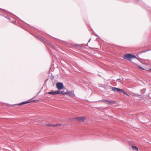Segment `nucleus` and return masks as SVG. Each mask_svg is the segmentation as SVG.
Masks as SVG:
<instances>
[{"label": "nucleus", "instance_id": "1", "mask_svg": "<svg viewBox=\"0 0 151 151\" xmlns=\"http://www.w3.org/2000/svg\"><path fill=\"white\" fill-rule=\"evenodd\" d=\"M112 90L114 92H122L124 94L127 96H129L128 94L124 91L123 89H121L116 87H113L112 88Z\"/></svg>", "mask_w": 151, "mask_h": 151}, {"label": "nucleus", "instance_id": "2", "mask_svg": "<svg viewBox=\"0 0 151 151\" xmlns=\"http://www.w3.org/2000/svg\"><path fill=\"white\" fill-rule=\"evenodd\" d=\"M86 118V117L85 116H79L72 118L71 120H76L79 122H83L85 120Z\"/></svg>", "mask_w": 151, "mask_h": 151}, {"label": "nucleus", "instance_id": "3", "mask_svg": "<svg viewBox=\"0 0 151 151\" xmlns=\"http://www.w3.org/2000/svg\"><path fill=\"white\" fill-rule=\"evenodd\" d=\"M56 87L60 90L62 89L64 87V85L62 83L58 82L56 83Z\"/></svg>", "mask_w": 151, "mask_h": 151}, {"label": "nucleus", "instance_id": "4", "mask_svg": "<svg viewBox=\"0 0 151 151\" xmlns=\"http://www.w3.org/2000/svg\"><path fill=\"white\" fill-rule=\"evenodd\" d=\"M132 54H125L123 58L128 60H131Z\"/></svg>", "mask_w": 151, "mask_h": 151}, {"label": "nucleus", "instance_id": "5", "mask_svg": "<svg viewBox=\"0 0 151 151\" xmlns=\"http://www.w3.org/2000/svg\"><path fill=\"white\" fill-rule=\"evenodd\" d=\"M99 101H102V102H104L105 103V102H108V103H107V104H109V105H112V104H114V101H109L108 100H105V99L101 100H99Z\"/></svg>", "mask_w": 151, "mask_h": 151}, {"label": "nucleus", "instance_id": "6", "mask_svg": "<svg viewBox=\"0 0 151 151\" xmlns=\"http://www.w3.org/2000/svg\"><path fill=\"white\" fill-rule=\"evenodd\" d=\"M31 102V101H30V100H28V101H24V102H22V103H21L19 104H15L14 105H16V106H19V105H22V104H27V103H29L30 102Z\"/></svg>", "mask_w": 151, "mask_h": 151}, {"label": "nucleus", "instance_id": "7", "mask_svg": "<svg viewBox=\"0 0 151 151\" xmlns=\"http://www.w3.org/2000/svg\"><path fill=\"white\" fill-rule=\"evenodd\" d=\"M67 94L69 96L73 97V96H75L74 92L71 91H68L66 92Z\"/></svg>", "mask_w": 151, "mask_h": 151}, {"label": "nucleus", "instance_id": "8", "mask_svg": "<svg viewBox=\"0 0 151 151\" xmlns=\"http://www.w3.org/2000/svg\"><path fill=\"white\" fill-rule=\"evenodd\" d=\"M47 94H52L53 95L56 94V91H52L49 92L47 93Z\"/></svg>", "mask_w": 151, "mask_h": 151}, {"label": "nucleus", "instance_id": "9", "mask_svg": "<svg viewBox=\"0 0 151 151\" xmlns=\"http://www.w3.org/2000/svg\"><path fill=\"white\" fill-rule=\"evenodd\" d=\"M47 125L49 126V127H55V126H58V124H46Z\"/></svg>", "mask_w": 151, "mask_h": 151}, {"label": "nucleus", "instance_id": "10", "mask_svg": "<svg viewBox=\"0 0 151 151\" xmlns=\"http://www.w3.org/2000/svg\"><path fill=\"white\" fill-rule=\"evenodd\" d=\"M133 150H135L137 151H138V147L135 146H133L132 147Z\"/></svg>", "mask_w": 151, "mask_h": 151}, {"label": "nucleus", "instance_id": "11", "mask_svg": "<svg viewBox=\"0 0 151 151\" xmlns=\"http://www.w3.org/2000/svg\"><path fill=\"white\" fill-rule=\"evenodd\" d=\"M60 94H62V95H65V94H66L67 95L66 92H64V91H60Z\"/></svg>", "mask_w": 151, "mask_h": 151}, {"label": "nucleus", "instance_id": "12", "mask_svg": "<svg viewBox=\"0 0 151 151\" xmlns=\"http://www.w3.org/2000/svg\"><path fill=\"white\" fill-rule=\"evenodd\" d=\"M145 50L144 51H142V52H139V54H141L142 53H144V52H145L147 51H149V50Z\"/></svg>", "mask_w": 151, "mask_h": 151}, {"label": "nucleus", "instance_id": "13", "mask_svg": "<svg viewBox=\"0 0 151 151\" xmlns=\"http://www.w3.org/2000/svg\"><path fill=\"white\" fill-rule=\"evenodd\" d=\"M134 58H137L135 55H132L131 59Z\"/></svg>", "mask_w": 151, "mask_h": 151}, {"label": "nucleus", "instance_id": "14", "mask_svg": "<svg viewBox=\"0 0 151 151\" xmlns=\"http://www.w3.org/2000/svg\"><path fill=\"white\" fill-rule=\"evenodd\" d=\"M138 67L139 68L141 69H142V70H145V69L144 68H142V67H141L139 65H138Z\"/></svg>", "mask_w": 151, "mask_h": 151}, {"label": "nucleus", "instance_id": "15", "mask_svg": "<svg viewBox=\"0 0 151 151\" xmlns=\"http://www.w3.org/2000/svg\"><path fill=\"white\" fill-rule=\"evenodd\" d=\"M117 81L120 83H122V80L120 79H118L117 80Z\"/></svg>", "mask_w": 151, "mask_h": 151}, {"label": "nucleus", "instance_id": "16", "mask_svg": "<svg viewBox=\"0 0 151 151\" xmlns=\"http://www.w3.org/2000/svg\"><path fill=\"white\" fill-rule=\"evenodd\" d=\"M56 91V94H60V91Z\"/></svg>", "mask_w": 151, "mask_h": 151}, {"label": "nucleus", "instance_id": "17", "mask_svg": "<svg viewBox=\"0 0 151 151\" xmlns=\"http://www.w3.org/2000/svg\"><path fill=\"white\" fill-rule=\"evenodd\" d=\"M145 89H143L141 90V91L143 93H145Z\"/></svg>", "mask_w": 151, "mask_h": 151}, {"label": "nucleus", "instance_id": "18", "mask_svg": "<svg viewBox=\"0 0 151 151\" xmlns=\"http://www.w3.org/2000/svg\"><path fill=\"white\" fill-rule=\"evenodd\" d=\"M40 40L42 41H44V38L43 37H42L40 38Z\"/></svg>", "mask_w": 151, "mask_h": 151}, {"label": "nucleus", "instance_id": "19", "mask_svg": "<svg viewBox=\"0 0 151 151\" xmlns=\"http://www.w3.org/2000/svg\"><path fill=\"white\" fill-rule=\"evenodd\" d=\"M74 46L75 47H80V46L78 45H74Z\"/></svg>", "mask_w": 151, "mask_h": 151}, {"label": "nucleus", "instance_id": "20", "mask_svg": "<svg viewBox=\"0 0 151 151\" xmlns=\"http://www.w3.org/2000/svg\"><path fill=\"white\" fill-rule=\"evenodd\" d=\"M36 101V100H33V101H31H31L35 102V101Z\"/></svg>", "mask_w": 151, "mask_h": 151}, {"label": "nucleus", "instance_id": "21", "mask_svg": "<svg viewBox=\"0 0 151 151\" xmlns=\"http://www.w3.org/2000/svg\"><path fill=\"white\" fill-rule=\"evenodd\" d=\"M58 124V126H59V125H61V124Z\"/></svg>", "mask_w": 151, "mask_h": 151}, {"label": "nucleus", "instance_id": "22", "mask_svg": "<svg viewBox=\"0 0 151 151\" xmlns=\"http://www.w3.org/2000/svg\"><path fill=\"white\" fill-rule=\"evenodd\" d=\"M137 95L139 96H140V95L138 94H137Z\"/></svg>", "mask_w": 151, "mask_h": 151}, {"label": "nucleus", "instance_id": "23", "mask_svg": "<svg viewBox=\"0 0 151 151\" xmlns=\"http://www.w3.org/2000/svg\"><path fill=\"white\" fill-rule=\"evenodd\" d=\"M150 70L151 71V68L150 69Z\"/></svg>", "mask_w": 151, "mask_h": 151}]
</instances>
